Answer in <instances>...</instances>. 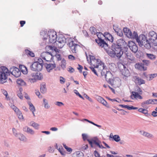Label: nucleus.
<instances>
[{
    "mask_svg": "<svg viewBox=\"0 0 157 157\" xmlns=\"http://www.w3.org/2000/svg\"><path fill=\"white\" fill-rule=\"evenodd\" d=\"M100 33H97L98 39H95L96 42L98 45L103 48L106 52L111 57L119 59L123 54L122 51V48L125 47L126 43L124 40L122 39L118 40L112 43L110 47L104 40L102 39L100 36Z\"/></svg>",
    "mask_w": 157,
    "mask_h": 157,
    "instance_id": "1",
    "label": "nucleus"
},
{
    "mask_svg": "<svg viewBox=\"0 0 157 157\" xmlns=\"http://www.w3.org/2000/svg\"><path fill=\"white\" fill-rule=\"evenodd\" d=\"M123 31L125 35L128 38L136 39L137 42L141 47L144 46L147 49L151 48V45L149 42L146 39V36L144 35H140L138 37L137 33L134 31L133 33L127 28H124Z\"/></svg>",
    "mask_w": 157,
    "mask_h": 157,
    "instance_id": "2",
    "label": "nucleus"
},
{
    "mask_svg": "<svg viewBox=\"0 0 157 157\" xmlns=\"http://www.w3.org/2000/svg\"><path fill=\"white\" fill-rule=\"evenodd\" d=\"M90 62L91 66L90 67V69H94V68H100L104 69L105 66L104 63H103L101 60L98 59H96L94 56H90Z\"/></svg>",
    "mask_w": 157,
    "mask_h": 157,
    "instance_id": "3",
    "label": "nucleus"
},
{
    "mask_svg": "<svg viewBox=\"0 0 157 157\" xmlns=\"http://www.w3.org/2000/svg\"><path fill=\"white\" fill-rule=\"evenodd\" d=\"M48 37L49 42L50 43H54L56 41V33L55 31L53 30L48 31V33L45 34L44 36L43 40H45Z\"/></svg>",
    "mask_w": 157,
    "mask_h": 157,
    "instance_id": "4",
    "label": "nucleus"
},
{
    "mask_svg": "<svg viewBox=\"0 0 157 157\" xmlns=\"http://www.w3.org/2000/svg\"><path fill=\"white\" fill-rule=\"evenodd\" d=\"M149 38L147 39L146 37V39L150 43L151 47L152 44L154 45V46L157 45V34L154 31H152L149 32Z\"/></svg>",
    "mask_w": 157,
    "mask_h": 157,
    "instance_id": "5",
    "label": "nucleus"
},
{
    "mask_svg": "<svg viewBox=\"0 0 157 157\" xmlns=\"http://www.w3.org/2000/svg\"><path fill=\"white\" fill-rule=\"evenodd\" d=\"M2 71H0V83L2 84L6 82L7 79V76L10 75V71L9 69H2Z\"/></svg>",
    "mask_w": 157,
    "mask_h": 157,
    "instance_id": "6",
    "label": "nucleus"
},
{
    "mask_svg": "<svg viewBox=\"0 0 157 157\" xmlns=\"http://www.w3.org/2000/svg\"><path fill=\"white\" fill-rule=\"evenodd\" d=\"M69 43L67 44L71 51L73 53H76L77 52V49L80 46L78 44H75L74 41L71 38L69 39Z\"/></svg>",
    "mask_w": 157,
    "mask_h": 157,
    "instance_id": "7",
    "label": "nucleus"
},
{
    "mask_svg": "<svg viewBox=\"0 0 157 157\" xmlns=\"http://www.w3.org/2000/svg\"><path fill=\"white\" fill-rule=\"evenodd\" d=\"M37 62H34L30 66L31 69H42L43 66V61L41 59H38Z\"/></svg>",
    "mask_w": 157,
    "mask_h": 157,
    "instance_id": "8",
    "label": "nucleus"
},
{
    "mask_svg": "<svg viewBox=\"0 0 157 157\" xmlns=\"http://www.w3.org/2000/svg\"><path fill=\"white\" fill-rule=\"evenodd\" d=\"M126 43L127 45L125 46V47L122 48V51H123V48H126L128 46L129 47L130 49L134 53L136 52L138 50V47L137 45L134 42L132 41H129L128 44H127ZM123 52V51H122Z\"/></svg>",
    "mask_w": 157,
    "mask_h": 157,
    "instance_id": "9",
    "label": "nucleus"
},
{
    "mask_svg": "<svg viewBox=\"0 0 157 157\" xmlns=\"http://www.w3.org/2000/svg\"><path fill=\"white\" fill-rule=\"evenodd\" d=\"M41 57L47 61L51 62L52 55L51 52H46L42 53L41 55Z\"/></svg>",
    "mask_w": 157,
    "mask_h": 157,
    "instance_id": "10",
    "label": "nucleus"
},
{
    "mask_svg": "<svg viewBox=\"0 0 157 157\" xmlns=\"http://www.w3.org/2000/svg\"><path fill=\"white\" fill-rule=\"evenodd\" d=\"M10 107L14 110L20 119H23V116L19 109L14 105L10 106Z\"/></svg>",
    "mask_w": 157,
    "mask_h": 157,
    "instance_id": "11",
    "label": "nucleus"
},
{
    "mask_svg": "<svg viewBox=\"0 0 157 157\" xmlns=\"http://www.w3.org/2000/svg\"><path fill=\"white\" fill-rule=\"evenodd\" d=\"M101 34L105 37V40H108L109 41L112 43L113 41L114 38L113 36L108 32L104 33L103 34Z\"/></svg>",
    "mask_w": 157,
    "mask_h": 157,
    "instance_id": "12",
    "label": "nucleus"
},
{
    "mask_svg": "<svg viewBox=\"0 0 157 157\" xmlns=\"http://www.w3.org/2000/svg\"><path fill=\"white\" fill-rule=\"evenodd\" d=\"M66 39L65 37L63 36H59L58 40V42L59 44H61L60 47L62 48L66 42Z\"/></svg>",
    "mask_w": 157,
    "mask_h": 157,
    "instance_id": "13",
    "label": "nucleus"
},
{
    "mask_svg": "<svg viewBox=\"0 0 157 157\" xmlns=\"http://www.w3.org/2000/svg\"><path fill=\"white\" fill-rule=\"evenodd\" d=\"M32 75L33 77L36 80H40L43 78L42 74L39 71L32 73Z\"/></svg>",
    "mask_w": 157,
    "mask_h": 157,
    "instance_id": "14",
    "label": "nucleus"
},
{
    "mask_svg": "<svg viewBox=\"0 0 157 157\" xmlns=\"http://www.w3.org/2000/svg\"><path fill=\"white\" fill-rule=\"evenodd\" d=\"M21 69H13L11 72L10 71V74L16 78L19 77L21 75Z\"/></svg>",
    "mask_w": 157,
    "mask_h": 157,
    "instance_id": "15",
    "label": "nucleus"
},
{
    "mask_svg": "<svg viewBox=\"0 0 157 157\" xmlns=\"http://www.w3.org/2000/svg\"><path fill=\"white\" fill-rule=\"evenodd\" d=\"M23 131L28 134L33 135L34 133V131L27 126L24 127L23 129Z\"/></svg>",
    "mask_w": 157,
    "mask_h": 157,
    "instance_id": "16",
    "label": "nucleus"
},
{
    "mask_svg": "<svg viewBox=\"0 0 157 157\" xmlns=\"http://www.w3.org/2000/svg\"><path fill=\"white\" fill-rule=\"evenodd\" d=\"M140 133L144 136L148 138H151L153 137L152 135L144 131H141L140 132Z\"/></svg>",
    "mask_w": 157,
    "mask_h": 157,
    "instance_id": "17",
    "label": "nucleus"
},
{
    "mask_svg": "<svg viewBox=\"0 0 157 157\" xmlns=\"http://www.w3.org/2000/svg\"><path fill=\"white\" fill-rule=\"evenodd\" d=\"M120 71L122 75L128 77L130 75V72L128 69H121Z\"/></svg>",
    "mask_w": 157,
    "mask_h": 157,
    "instance_id": "18",
    "label": "nucleus"
},
{
    "mask_svg": "<svg viewBox=\"0 0 157 157\" xmlns=\"http://www.w3.org/2000/svg\"><path fill=\"white\" fill-rule=\"evenodd\" d=\"M101 75L102 76H105V78L106 79V77L107 75H111V72L109 71H107L106 69H102L101 71Z\"/></svg>",
    "mask_w": 157,
    "mask_h": 157,
    "instance_id": "19",
    "label": "nucleus"
},
{
    "mask_svg": "<svg viewBox=\"0 0 157 157\" xmlns=\"http://www.w3.org/2000/svg\"><path fill=\"white\" fill-rule=\"evenodd\" d=\"M17 84L21 86H26V83L22 79L18 78L17 80Z\"/></svg>",
    "mask_w": 157,
    "mask_h": 157,
    "instance_id": "20",
    "label": "nucleus"
},
{
    "mask_svg": "<svg viewBox=\"0 0 157 157\" xmlns=\"http://www.w3.org/2000/svg\"><path fill=\"white\" fill-rule=\"evenodd\" d=\"M18 139L21 141L26 142L27 141V139L25 136L22 134L21 133H18L17 136Z\"/></svg>",
    "mask_w": 157,
    "mask_h": 157,
    "instance_id": "21",
    "label": "nucleus"
},
{
    "mask_svg": "<svg viewBox=\"0 0 157 157\" xmlns=\"http://www.w3.org/2000/svg\"><path fill=\"white\" fill-rule=\"evenodd\" d=\"M132 95L133 96V97L134 98L140 99H141L143 98L140 95V94L138 93H136L135 91H132Z\"/></svg>",
    "mask_w": 157,
    "mask_h": 157,
    "instance_id": "22",
    "label": "nucleus"
},
{
    "mask_svg": "<svg viewBox=\"0 0 157 157\" xmlns=\"http://www.w3.org/2000/svg\"><path fill=\"white\" fill-rule=\"evenodd\" d=\"M152 99H149L143 101L141 103V106L144 108H145L144 105L152 104Z\"/></svg>",
    "mask_w": 157,
    "mask_h": 157,
    "instance_id": "23",
    "label": "nucleus"
},
{
    "mask_svg": "<svg viewBox=\"0 0 157 157\" xmlns=\"http://www.w3.org/2000/svg\"><path fill=\"white\" fill-rule=\"evenodd\" d=\"M126 56H125L128 59L132 61L134 59V57L130 52H127V51L125 53Z\"/></svg>",
    "mask_w": 157,
    "mask_h": 157,
    "instance_id": "24",
    "label": "nucleus"
},
{
    "mask_svg": "<svg viewBox=\"0 0 157 157\" xmlns=\"http://www.w3.org/2000/svg\"><path fill=\"white\" fill-rule=\"evenodd\" d=\"M25 53L28 56H30L32 57H34L35 56L33 52L28 49L25 50Z\"/></svg>",
    "mask_w": 157,
    "mask_h": 157,
    "instance_id": "25",
    "label": "nucleus"
},
{
    "mask_svg": "<svg viewBox=\"0 0 157 157\" xmlns=\"http://www.w3.org/2000/svg\"><path fill=\"white\" fill-rule=\"evenodd\" d=\"M97 140L98 139L94 140L93 139L90 140L87 139V141L89 142V144L90 145L91 147H94L93 144H95L96 142L97 141Z\"/></svg>",
    "mask_w": 157,
    "mask_h": 157,
    "instance_id": "26",
    "label": "nucleus"
},
{
    "mask_svg": "<svg viewBox=\"0 0 157 157\" xmlns=\"http://www.w3.org/2000/svg\"><path fill=\"white\" fill-rule=\"evenodd\" d=\"M146 56L149 59L152 60H154L156 58V56L153 54L146 53Z\"/></svg>",
    "mask_w": 157,
    "mask_h": 157,
    "instance_id": "27",
    "label": "nucleus"
},
{
    "mask_svg": "<svg viewBox=\"0 0 157 157\" xmlns=\"http://www.w3.org/2000/svg\"><path fill=\"white\" fill-rule=\"evenodd\" d=\"M40 89L42 93L44 94L46 93L47 91V89L45 84L41 85Z\"/></svg>",
    "mask_w": 157,
    "mask_h": 157,
    "instance_id": "28",
    "label": "nucleus"
},
{
    "mask_svg": "<svg viewBox=\"0 0 157 157\" xmlns=\"http://www.w3.org/2000/svg\"><path fill=\"white\" fill-rule=\"evenodd\" d=\"M45 66L46 67V69H53L56 67V65L55 64L49 63L48 64L46 63Z\"/></svg>",
    "mask_w": 157,
    "mask_h": 157,
    "instance_id": "29",
    "label": "nucleus"
},
{
    "mask_svg": "<svg viewBox=\"0 0 157 157\" xmlns=\"http://www.w3.org/2000/svg\"><path fill=\"white\" fill-rule=\"evenodd\" d=\"M135 67L136 69H144V64L142 63H137L135 64Z\"/></svg>",
    "mask_w": 157,
    "mask_h": 157,
    "instance_id": "30",
    "label": "nucleus"
},
{
    "mask_svg": "<svg viewBox=\"0 0 157 157\" xmlns=\"http://www.w3.org/2000/svg\"><path fill=\"white\" fill-rule=\"evenodd\" d=\"M112 133L110 134V137L113 138V140L116 142H118L120 140V138L118 135H114L113 136V137L111 136V135Z\"/></svg>",
    "mask_w": 157,
    "mask_h": 157,
    "instance_id": "31",
    "label": "nucleus"
},
{
    "mask_svg": "<svg viewBox=\"0 0 157 157\" xmlns=\"http://www.w3.org/2000/svg\"><path fill=\"white\" fill-rule=\"evenodd\" d=\"M28 105H29V109L32 112H35L36 110L35 107L33 106L32 103L30 102L29 101L28 102Z\"/></svg>",
    "mask_w": 157,
    "mask_h": 157,
    "instance_id": "32",
    "label": "nucleus"
},
{
    "mask_svg": "<svg viewBox=\"0 0 157 157\" xmlns=\"http://www.w3.org/2000/svg\"><path fill=\"white\" fill-rule=\"evenodd\" d=\"M30 125L31 126H32L36 129H38L39 128V124L36 123L32 121L30 122Z\"/></svg>",
    "mask_w": 157,
    "mask_h": 157,
    "instance_id": "33",
    "label": "nucleus"
},
{
    "mask_svg": "<svg viewBox=\"0 0 157 157\" xmlns=\"http://www.w3.org/2000/svg\"><path fill=\"white\" fill-rule=\"evenodd\" d=\"M44 104V108L45 109H48L50 108V106L48 104V101L45 98L43 99Z\"/></svg>",
    "mask_w": 157,
    "mask_h": 157,
    "instance_id": "34",
    "label": "nucleus"
},
{
    "mask_svg": "<svg viewBox=\"0 0 157 157\" xmlns=\"http://www.w3.org/2000/svg\"><path fill=\"white\" fill-rule=\"evenodd\" d=\"M75 155V157H84L83 153L79 151L76 152Z\"/></svg>",
    "mask_w": 157,
    "mask_h": 157,
    "instance_id": "35",
    "label": "nucleus"
},
{
    "mask_svg": "<svg viewBox=\"0 0 157 157\" xmlns=\"http://www.w3.org/2000/svg\"><path fill=\"white\" fill-rule=\"evenodd\" d=\"M2 93L6 96L7 100H10L9 97L8 96V93L6 90H2Z\"/></svg>",
    "mask_w": 157,
    "mask_h": 157,
    "instance_id": "36",
    "label": "nucleus"
},
{
    "mask_svg": "<svg viewBox=\"0 0 157 157\" xmlns=\"http://www.w3.org/2000/svg\"><path fill=\"white\" fill-rule=\"evenodd\" d=\"M140 78L137 76H133L132 78V80L134 81L135 83H138L139 80Z\"/></svg>",
    "mask_w": 157,
    "mask_h": 157,
    "instance_id": "37",
    "label": "nucleus"
},
{
    "mask_svg": "<svg viewBox=\"0 0 157 157\" xmlns=\"http://www.w3.org/2000/svg\"><path fill=\"white\" fill-rule=\"evenodd\" d=\"M136 93H138L139 94H142L143 93V92L142 90H141L140 88L138 86L136 87Z\"/></svg>",
    "mask_w": 157,
    "mask_h": 157,
    "instance_id": "38",
    "label": "nucleus"
},
{
    "mask_svg": "<svg viewBox=\"0 0 157 157\" xmlns=\"http://www.w3.org/2000/svg\"><path fill=\"white\" fill-rule=\"evenodd\" d=\"M97 100L98 101L101 103L102 104V102L103 101H104V99L102 98L101 97V96H98L97 97Z\"/></svg>",
    "mask_w": 157,
    "mask_h": 157,
    "instance_id": "39",
    "label": "nucleus"
},
{
    "mask_svg": "<svg viewBox=\"0 0 157 157\" xmlns=\"http://www.w3.org/2000/svg\"><path fill=\"white\" fill-rule=\"evenodd\" d=\"M74 93L77 95L80 98L84 99L83 97L76 90H74Z\"/></svg>",
    "mask_w": 157,
    "mask_h": 157,
    "instance_id": "40",
    "label": "nucleus"
},
{
    "mask_svg": "<svg viewBox=\"0 0 157 157\" xmlns=\"http://www.w3.org/2000/svg\"><path fill=\"white\" fill-rule=\"evenodd\" d=\"M61 66L63 69L65 68L66 61L65 60L63 59L61 61Z\"/></svg>",
    "mask_w": 157,
    "mask_h": 157,
    "instance_id": "41",
    "label": "nucleus"
},
{
    "mask_svg": "<svg viewBox=\"0 0 157 157\" xmlns=\"http://www.w3.org/2000/svg\"><path fill=\"white\" fill-rule=\"evenodd\" d=\"M143 113L146 116L149 117L151 116L150 113H148V111L147 109H144V111H143Z\"/></svg>",
    "mask_w": 157,
    "mask_h": 157,
    "instance_id": "42",
    "label": "nucleus"
},
{
    "mask_svg": "<svg viewBox=\"0 0 157 157\" xmlns=\"http://www.w3.org/2000/svg\"><path fill=\"white\" fill-rule=\"evenodd\" d=\"M63 146L67 150V151L69 152H71L72 151V150L71 148L68 147L65 144H63Z\"/></svg>",
    "mask_w": 157,
    "mask_h": 157,
    "instance_id": "43",
    "label": "nucleus"
},
{
    "mask_svg": "<svg viewBox=\"0 0 157 157\" xmlns=\"http://www.w3.org/2000/svg\"><path fill=\"white\" fill-rule=\"evenodd\" d=\"M90 30L92 31V34H95L97 32V30L96 28L94 27H90Z\"/></svg>",
    "mask_w": 157,
    "mask_h": 157,
    "instance_id": "44",
    "label": "nucleus"
},
{
    "mask_svg": "<svg viewBox=\"0 0 157 157\" xmlns=\"http://www.w3.org/2000/svg\"><path fill=\"white\" fill-rule=\"evenodd\" d=\"M60 82L61 84H64L65 81V79L62 76L60 77V79H59Z\"/></svg>",
    "mask_w": 157,
    "mask_h": 157,
    "instance_id": "45",
    "label": "nucleus"
},
{
    "mask_svg": "<svg viewBox=\"0 0 157 157\" xmlns=\"http://www.w3.org/2000/svg\"><path fill=\"white\" fill-rule=\"evenodd\" d=\"M145 83V81L144 80L140 78L139 80V82L137 83L140 85L142 84H144Z\"/></svg>",
    "mask_w": 157,
    "mask_h": 157,
    "instance_id": "46",
    "label": "nucleus"
},
{
    "mask_svg": "<svg viewBox=\"0 0 157 157\" xmlns=\"http://www.w3.org/2000/svg\"><path fill=\"white\" fill-rule=\"evenodd\" d=\"M102 104L105 106H106L107 108L109 107V105L107 102V101L105 100H104V101L102 102Z\"/></svg>",
    "mask_w": 157,
    "mask_h": 157,
    "instance_id": "47",
    "label": "nucleus"
},
{
    "mask_svg": "<svg viewBox=\"0 0 157 157\" xmlns=\"http://www.w3.org/2000/svg\"><path fill=\"white\" fill-rule=\"evenodd\" d=\"M102 104L105 106H106L107 108L109 107V105L107 102V101L105 100H104V101L102 102Z\"/></svg>",
    "mask_w": 157,
    "mask_h": 157,
    "instance_id": "48",
    "label": "nucleus"
},
{
    "mask_svg": "<svg viewBox=\"0 0 157 157\" xmlns=\"http://www.w3.org/2000/svg\"><path fill=\"white\" fill-rule=\"evenodd\" d=\"M116 33L118 36L120 37H121L123 35V33L121 29L119 30V31L117 32V33Z\"/></svg>",
    "mask_w": 157,
    "mask_h": 157,
    "instance_id": "49",
    "label": "nucleus"
},
{
    "mask_svg": "<svg viewBox=\"0 0 157 157\" xmlns=\"http://www.w3.org/2000/svg\"><path fill=\"white\" fill-rule=\"evenodd\" d=\"M82 139L84 141H85L86 140H87L88 139H87V135L86 134L84 133L82 134Z\"/></svg>",
    "mask_w": 157,
    "mask_h": 157,
    "instance_id": "50",
    "label": "nucleus"
},
{
    "mask_svg": "<svg viewBox=\"0 0 157 157\" xmlns=\"http://www.w3.org/2000/svg\"><path fill=\"white\" fill-rule=\"evenodd\" d=\"M88 145H87V144L85 145H84L82 146L81 149L82 151H83L86 149L87 148H88Z\"/></svg>",
    "mask_w": 157,
    "mask_h": 157,
    "instance_id": "51",
    "label": "nucleus"
},
{
    "mask_svg": "<svg viewBox=\"0 0 157 157\" xmlns=\"http://www.w3.org/2000/svg\"><path fill=\"white\" fill-rule=\"evenodd\" d=\"M138 108L136 107H134L132 106H130L128 105V109L129 110H131L132 109H137Z\"/></svg>",
    "mask_w": 157,
    "mask_h": 157,
    "instance_id": "52",
    "label": "nucleus"
},
{
    "mask_svg": "<svg viewBox=\"0 0 157 157\" xmlns=\"http://www.w3.org/2000/svg\"><path fill=\"white\" fill-rule=\"evenodd\" d=\"M55 104L59 106H61L64 105L63 103L61 102L57 101L56 102Z\"/></svg>",
    "mask_w": 157,
    "mask_h": 157,
    "instance_id": "53",
    "label": "nucleus"
},
{
    "mask_svg": "<svg viewBox=\"0 0 157 157\" xmlns=\"http://www.w3.org/2000/svg\"><path fill=\"white\" fill-rule=\"evenodd\" d=\"M17 95L18 97L20 99H23V96H22L21 93V92H17Z\"/></svg>",
    "mask_w": 157,
    "mask_h": 157,
    "instance_id": "54",
    "label": "nucleus"
},
{
    "mask_svg": "<svg viewBox=\"0 0 157 157\" xmlns=\"http://www.w3.org/2000/svg\"><path fill=\"white\" fill-rule=\"evenodd\" d=\"M114 81V80L112 79L109 78L108 82L111 85H113V84Z\"/></svg>",
    "mask_w": 157,
    "mask_h": 157,
    "instance_id": "55",
    "label": "nucleus"
},
{
    "mask_svg": "<svg viewBox=\"0 0 157 157\" xmlns=\"http://www.w3.org/2000/svg\"><path fill=\"white\" fill-rule=\"evenodd\" d=\"M28 69H21V71L24 74L26 75L28 72Z\"/></svg>",
    "mask_w": 157,
    "mask_h": 157,
    "instance_id": "56",
    "label": "nucleus"
},
{
    "mask_svg": "<svg viewBox=\"0 0 157 157\" xmlns=\"http://www.w3.org/2000/svg\"><path fill=\"white\" fill-rule=\"evenodd\" d=\"M150 75L151 77V79L152 80L153 78H154L155 77H156L157 76V74L155 73V74H150Z\"/></svg>",
    "mask_w": 157,
    "mask_h": 157,
    "instance_id": "57",
    "label": "nucleus"
},
{
    "mask_svg": "<svg viewBox=\"0 0 157 157\" xmlns=\"http://www.w3.org/2000/svg\"><path fill=\"white\" fill-rule=\"evenodd\" d=\"M94 155L95 157H101L99 154L96 150L94 151Z\"/></svg>",
    "mask_w": 157,
    "mask_h": 157,
    "instance_id": "58",
    "label": "nucleus"
},
{
    "mask_svg": "<svg viewBox=\"0 0 157 157\" xmlns=\"http://www.w3.org/2000/svg\"><path fill=\"white\" fill-rule=\"evenodd\" d=\"M48 150L50 152H53L54 151V148L53 147H50L48 148Z\"/></svg>",
    "mask_w": 157,
    "mask_h": 157,
    "instance_id": "59",
    "label": "nucleus"
},
{
    "mask_svg": "<svg viewBox=\"0 0 157 157\" xmlns=\"http://www.w3.org/2000/svg\"><path fill=\"white\" fill-rule=\"evenodd\" d=\"M68 58L69 59H71V60H74L75 59V57L72 55H69L68 56Z\"/></svg>",
    "mask_w": 157,
    "mask_h": 157,
    "instance_id": "60",
    "label": "nucleus"
},
{
    "mask_svg": "<svg viewBox=\"0 0 157 157\" xmlns=\"http://www.w3.org/2000/svg\"><path fill=\"white\" fill-rule=\"evenodd\" d=\"M50 50H52V51H54L55 52H56V50H57V48L54 46H50Z\"/></svg>",
    "mask_w": 157,
    "mask_h": 157,
    "instance_id": "61",
    "label": "nucleus"
},
{
    "mask_svg": "<svg viewBox=\"0 0 157 157\" xmlns=\"http://www.w3.org/2000/svg\"><path fill=\"white\" fill-rule=\"evenodd\" d=\"M84 97L86 98V99H88L90 101L92 102V99L90 98L88 95H87L86 94H85L84 95Z\"/></svg>",
    "mask_w": 157,
    "mask_h": 157,
    "instance_id": "62",
    "label": "nucleus"
},
{
    "mask_svg": "<svg viewBox=\"0 0 157 157\" xmlns=\"http://www.w3.org/2000/svg\"><path fill=\"white\" fill-rule=\"evenodd\" d=\"M151 115L154 117H156L157 116V111H153L152 112Z\"/></svg>",
    "mask_w": 157,
    "mask_h": 157,
    "instance_id": "63",
    "label": "nucleus"
},
{
    "mask_svg": "<svg viewBox=\"0 0 157 157\" xmlns=\"http://www.w3.org/2000/svg\"><path fill=\"white\" fill-rule=\"evenodd\" d=\"M13 134L16 136H17V135H18V134H17V131H16V130L15 129V128H13Z\"/></svg>",
    "mask_w": 157,
    "mask_h": 157,
    "instance_id": "64",
    "label": "nucleus"
}]
</instances>
